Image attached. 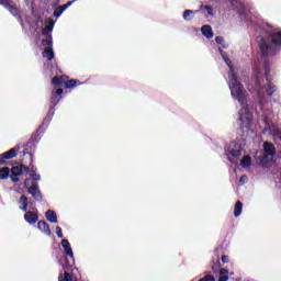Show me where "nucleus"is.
<instances>
[{"label": "nucleus", "mask_w": 281, "mask_h": 281, "mask_svg": "<svg viewBox=\"0 0 281 281\" xmlns=\"http://www.w3.org/2000/svg\"><path fill=\"white\" fill-rule=\"evenodd\" d=\"M222 261H223V262H229V258H228L227 256H223V257H222Z\"/></svg>", "instance_id": "nucleus-31"}, {"label": "nucleus", "mask_w": 281, "mask_h": 281, "mask_svg": "<svg viewBox=\"0 0 281 281\" xmlns=\"http://www.w3.org/2000/svg\"><path fill=\"white\" fill-rule=\"evenodd\" d=\"M270 38L272 44L269 45V42L265 38H259V52L262 56H269L273 54L274 49H278L279 45H281V31H273L270 33Z\"/></svg>", "instance_id": "nucleus-2"}, {"label": "nucleus", "mask_w": 281, "mask_h": 281, "mask_svg": "<svg viewBox=\"0 0 281 281\" xmlns=\"http://www.w3.org/2000/svg\"><path fill=\"white\" fill-rule=\"evenodd\" d=\"M41 176L36 173H32L31 178H27L24 182L25 188L29 191V194H32L34 199H41V190H38V187L36 186V182L34 181H40Z\"/></svg>", "instance_id": "nucleus-5"}, {"label": "nucleus", "mask_w": 281, "mask_h": 281, "mask_svg": "<svg viewBox=\"0 0 281 281\" xmlns=\"http://www.w3.org/2000/svg\"><path fill=\"white\" fill-rule=\"evenodd\" d=\"M67 80V77L63 76V77H54L53 78V85H55V87H59V85H63V82H65Z\"/></svg>", "instance_id": "nucleus-19"}, {"label": "nucleus", "mask_w": 281, "mask_h": 281, "mask_svg": "<svg viewBox=\"0 0 281 281\" xmlns=\"http://www.w3.org/2000/svg\"><path fill=\"white\" fill-rule=\"evenodd\" d=\"M37 228L40 229V232H43L44 234H46V236L52 235V231L49 229V225H47V223H45V222H38L37 223Z\"/></svg>", "instance_id": "nucleus-11"}, {"label": "nucleus", "mask_w": 281, "mask_h": 281, "mask_svg": "<svg viewBox=\"0 0 281 281\" xmlns=\"http://www.w3.org/2000/svg\"><path fill=\"white\" fill-rule=\"evenodd\" d=\"M265 156L261 159L263 164L271 161L273 159V155H276V147H273L270 143H265L263 145Z\"/></svg>", "instance_id": "nucleus-7"}, {"label": "nucleus", "mask_w": 281, "mask_h": 281, "mask_svg": "<svg viewBox=\"0 0 281 281\" xmlns=\"http://www.w3.org/2000/svg\"><path fill=\"white\" fill-rule=\"evenodd\" d=\"M192 14H194L192 10L184 11V14H183L184 21H192Z\"/></svg>", "instance_id": "nucleus-24"}, {"label": "nucleus", "mask_w": 281, "mask_h": 281, "mask_svg": "<svg viewBox=\"0 0 281 281\" xmlns=\"http://www.w3.org/2000/svg\"><path fill=\"white\" fill-rule=\"evenodd\" d=\"M16 155V149L12 148L9 151L3 154L4 159H14V156Z\"/></svg>", "instance_id": "nucleus-22"}, {"label": "nucleus", "mask_w": 281, "mask_h": 281, "mask_svg": "<svg viewBox=\"0 0 281 281\" xmlns=\"http://www.w3.org/2000/svg\"><path fill=\"white\" fill-rule=\"evenodd\" d=\"M240 164L243 168H249L251 166V157L244 156Z\"/></svg>", "instance_id": "nucleus-18"}, {"label": "nucleus", "mask_w": 281, "mask_h": 281, "mask_svg": "<svg viewBox=\"0 0 281 281\" xmlns=\"http://www.w3.org/2000/svg\"><path fill=\"white\" fill-rule=\"evenodd\" d=\"M215 42H216L218 45H222V43H223V37H216V38H215Z\"/></svg>", "instance_id": "nucleus-29"}, {"label": "nucleus", "mask_w": 281, "mask_h": 281, "mask_svg": "<svg viewBox=\"0 0 281 281\" xmlns=\"http://www.w3.org/2000/svg\"><path fill=\"white\" fill-rule=\"evenodd\" d=\"M202 34L206 38H213L214 37V33L212 32V26H210V25L202 26Z\"/></svg>", "instance_id": "nucleus-12"}, {"label": "nucleus", "mask_w": 281, "mask_h": 281, "mask_svg": "<svg viewBox=\"0 0 281 281\" xmlns=\"http://www.w3.org/2000/svg\"><path fill=\"white\" fill-rule=\"evenodd\" d=\"M222 57L224 58V61L231 69V72L228 75V86L231 89L232 97L241 103L238 124L243 131H245V128L246 131H249V128H251V124H254V116L251 115V112L249 111V105L247 104V92L243 90V86H240V83L236 79V74L232 68V61H229V59L225 57V55L223 54Z\"/></svg>", "instance_id": "nucleus-1"}, {"label": "nucleus", "mask_w": 281, "mask_h": 281, "mask_svg": "<svg viewBox=\"0 0 281 281\" xmlns=\"http://www.w3.org/2000/svg\"><path fill=\"white\" fill-rule=\"evenodd\" d=\"M228 157H240V145L232 143L226 149Z\"/></svg>", "instance_id": "nucleus-8"}, {"label": "nucleus", "mask_w": 281, "mask_h": 281, "mask_svg": "<svg viewBox=\"0 0 281 281\" xmlns=\"http://www.w3.org/2000/svg\"><path fill=\"white\" fill-rule=\"evenodd\" d=\"M68 267H71V263L63 265V268H64V269H68Z\"/></svg>", "instance_id": "nucleus-32"}, {"label": "nucleus", "mask_w": 281, "mask_h": 281, "mask_svg": "<svg viewBox=\"0 0 281 281\" xmlns=\"http://www.w3.org/2000/svg\"><path fill=\"white\" fill-rule=\"evenodd\" d=\"M227 280H229V271L222 269L220 271L218 281H227Z\"/></svg>", "instance_id": "nucleus-16"}, {"label": "nucleus", "mask_w": 281, "mask_h": 281, "mask_svg": "<svg viewBox=\"0 0 281 281\" xmlns=\"http://www.w3.org/2000/svg\"><path fill=\"white\" fill-rule=\"evenodd\" d=\"M239 181H240L241 183L247 182V176H243V177L239 179Z\"/></svg>", "instance_id": "nucleus-30"}, {"label": "nucleus", "mask_w": 281, "mask_h": 281, "mask_svg": "<svg viewBox=\"0 0 281 281\" xmlns=\"http://www.w3.org/2000/svg\"><path fill=\"white\" fill-rule=\"evenodd\" d=\"M24 221H26L29 225H34L38 221V214L36 212L29 211L24 215Z\"/></svg>", "instance_id": "nucleus-9"}, {"label": "nucleus", "mask_w": 281, "mask_h": 281, "mask_svg": "<svg viewBox=\"0 0 281 281\" xmlns=\"http://www.w3.org/2000/svg\"><path fill=\"white\" fill-rule=\"evenodd\" d=\"M19 207L22 212H27V198L25 195L20 198Z\"/></svg>", "instance_id": "nucleus-15"}, {"label": "nucleus", "mask_w": 281, "mask_h": 281, "mask_svg": "<svg viewBox=\"0 0 281 281\" xmlns=\"http://www.w3.org/2000/svg\"><path fill=\"white\" fill-rule=\"evenodd\" d=\"M56 234L58 236V238H63V229L60 227H56Z\"/></svg>", "instance_id": "nucleus-26"}, {"label": "nucleus", "mask_w": 281, "mask_h": 281, "mask_svg": "<svg viewBox=\"0 0 281 281\" xmlns=\"http://www.w3.org/2000/svg\"><path fill=\"white\" fill-rule=\"evenodd\" d=\"M241 213H243V202L238 201V202L235 204L234 215H235L236 217H238Z\"/></svg>", "instance_id": "nucleus-17"}, {"label": "nucleus", "mask_w": 281, "mask_h": 281, "mask_svg": "<svg viewBox=\"0 0 281 281\" xmlns=\"http://www.w3.org/2000/svg\"><path fill=\"white\" fill-rule=\"evenodd\" d=\"M200 281H216V280L212 276H206L204 277V279H201Z\"/></svg>", "instance_id": "nucleus-27"}, {"label": "nucleus", "mask_w": 281, "mask_h": 281, "mask_svg": "<svg viewBox=\"0 0 281 281\" xmlns=\"http://www.w3.org/2000/svg\"><path fill=\"white\" fill-rule=\"evenodd\" d=\"M69 5H71V2H69V3L60 7L59 9H57L55 11V16H60L65 12V10H67L69 8Z\"/></svg>", "instance_id": "nucleus-21"}, {"label": "nucleus", "mask_w": 281, "mask_h": 281, "mask_svg": "<svg viewBox=\"0 0 281 281\" xmlns=\"http://www.w3.org/2000/svg\"><path fill=\"white\" fill-rule=\"evenodd\" d=\"M252 87L255 91H258L260 95L265 94V89L266 93L268 95H272L273 92L276 91V88L269 82L267 79H262L260 75L255 74L252 78Z\"/></svg>", "instance_id": "nucleus-4"}, {"label": "nucleus", "mask_w": 281, "mask_h": 281, "mask_svg": "<svg viewBox=\"0 0 281 281\" xmlns=\"http://www.w3.org/2000/svg\"><path fill=\"white\" fill-rule=\"evenodd\" d=\"M204 10H206L207 14L212 16V7H204Z\"/></svg>", "instance_id": "nucleus-28"}, {"label": "nucleus", "mask_w": 281, "mask_h": 281, "mask_svg": "<svg viewBox=\"0 0 281 281\" xmlns=\"http://www.w3.org/2000/svg\"><path fill=\"white\" fill-rule=\"evenodd\" d=\"M52 30H54V22H49L48 25L43 29V36H45V38L42 40V44L45 47L43 52V58H46L47 60H54V50L52 49V35H49Z\"/></svg>", "instance_id": "nucleus-3"}, {"label": "nucleus", "mask_w": 281, "mask_h": 281, "mask_svg": "<svg viewBox=\"0 0 281 281\" xmlns=\"http://www.w3.org/2000/svg\"><path fill=\"white\" fill-rule=\"evenodd\" d=\"M63 89H57L56 92L52 95L53 104H58L60 102V95H63Z\"/></svg>", "instance_id": "nucleus-14"}, {"label": "nucleus", "mask_w": 281, "mask_h": 281, "mask_svg": "<svg viewBox=\"0 0 281 281\" xmlns=\"http://www.w3.org/2000/svg\"><path fill=\"white\" fill-rule=\"evenodd\" d=\"M10 177V168L3 167L0 169V179H8Z\"/></svg>", "instance_id": "nucleus-20"}, {"label": "nucleus", "mask_w": 281, "mask_h": 281, "mask_svg": "<svg viewBox=\"0 0 281 281\" xmlns=\"http://www.w3.org/2000/svg\"><path fill=\"white\" fill-rule=\"evenodd\" d=\"M58 280L59 281H74V279L71 278V274H69L68 272L60 274Z\"/></svg>", "instance_id": "nucleus-23"}, {"label": "nucleus", "mask_w": 281, "mask_h": 281, "mask_svg": "<svg viewBox=\"0 0 281 281\" xmlns=\"http://www.w3.org/2000/svg\"><path fill=\"white\" fill-rule=\"evenodd\" d=\"M46 220L49 221V223H58V216L54 211L46 212Z\"/></svg>", "instance_id": "nucleus-13"}, {"label": "nucleus", "mask_w": 281, "mask_h": 281, "mask_svg": "<svg viewBox=\"0 0 281 281\" xmlns=\"http://www.w3.org/2000/svg\"><path fill=\"white\" fill-rule=\"evenodd\" d=\"M30 172V169L25 166H20V167H13L11 169V181L16 182V181H21L22 175H27Z\"/></svg>", "instance_id": "nucleus-6"}, {"label": "nucleus", "mask_w": 281, "mask_h": 281, "mask_svg": "<svg viewBox=\"0 0 281 281\" xmlns=\"http://www.w3.org/2000/svg\"><path fill=\"white\" fill-rule=\"evenodd\" d=\"M75 85H78V81L71 79L65 83L66 89H74Z\"/></svg>", "instance_id": "nucleus-25"}, {"label": "nucleus", "mask_w": 281, "mask_h": 281, "mask_svg": "<svg viewBox=\"0 0 281 281\" xmlns=\"http://www.w3.org/2000/svg\"><path fill=\"white\" fill-rule=\"evenodd\" d=\"M61 246L64 247L65 254L71 258V262L74 263V250L71 249V244H69V240L63 239Z\"/></svg>", "instance_id": "nucleus-10"}]
</instances>
